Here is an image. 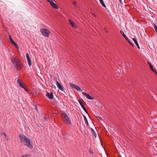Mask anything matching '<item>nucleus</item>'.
<instances>
[{"mask_svg":"<svg viewBox=\"0 0 157 157\" xmlns=\"http://www.w3.org/2000/svg\"><path fill=\"white\" fill-rule=\"evenodd\" d=\"M11 61L16 69L18 71L23 66L20 60L17 57L13 56L11 58Z\"/></svg>","mask_w":157,"mask_h":157,"instance_id":"f257e3e1","label":"nucleus"},{"mask_svg":"<svg viewBox=\"0 0 157 157\" xmlns=\"http://www.w3.org/2000/svg\"><path fill=\"white\" fill-rule=\"evenodd\" d=\"M19 139L20 141L28 147L31 148L32 146L31 144L30 140L23 135H19Z\"/></svg>","mask_w":157,"mask_h":157,"instance_id":"f03ea898","label":"nucleus"},{"mask_svg":"<svg viewBox=\"0 0 157 157\" xmlns=\"http://www.w3.org/2000/svg\"><path fill=\"white\" fill-rule=\"evenodd\" d=\"M62 117L64 118V119L63 121L67 124H70L71 123V121L69 117L67 114L65 112H63L62 114Z\"/></svg>","mask_w":157,"mask_h":157,"instance_id":"7ed1b4c3","label":"nucleus"},{"mask_svg":"<svg viewBox=\"0 0 157 157\" xmlns=\"http://www.w3.org/2000/svg\"><path fill=\"white\" fill-rule=\"evenodd\" d=\"M40 31L43 35L47 37H48L50 33V31L47 29H41Z\"/></svg>","mask_w":157,"mask_h":157,"instance_id":"20e7f679","label":"nucleus"},{"mask_svg":"<svg viewBox=\"0 0 157 157\" xmlns=\"http://www.w3.org/2000/svg\"><path fill=\"white\" fill-rule=\"evenodd\" d=\"M70 85L72 88L75 89L78 91L81 92L82 91V90L78 86L75 84L70 83Z\"/></svg>","mask_w":157,"mask_h":157,"instance_id":"39448f33","label":"nucleus"},{"mask_svg":"<svg viewBox=\"0 0 157 157\" xmlns=\"http://www.w3.org/2000/svg\"><path fill=\"white\" fill-rule=\"evenodd\" d=\"M52 6V7L56 9H58V6L56 4H55L54 2H53V0H46Z\"/></svg>","mask_w":157,"mask_h":157,"instance_id":"423d86ee","label":"nucleus"},{"mask_svg":"<svg viewBox=\"0 0 157 157\" xmlns=\"http://www.w3.org/2000/svg\"><path fill=\"white\" fill-rule=\"evenodd\" d=\"M17 82L20 87L23 88L26 91H28L26 86L25 85L22 84L19 79L17 80Z\"/></svg>","mask_w":157,"mask_h":157,"instance_id":"0eeeda50","label":"nucleus"},{"mask_svg":"<svg viewBox=\"0 0 157 157\" xmlns=\"http://www.w3.org/2000/svg\"><path fill=\"white\" fill-rule=\"evenodd\" d=\"M56 84L58 88L61 90L63 91L64 90V88L61 83H59L58 81H56Z\"/></svg>","mask_w":157,"mask_h":157,"instance_id":"6e6552de","label":"nucleus"},{"mask_svg":"<svg viewBox=\"0 0 157 157\" xmlns=\"http://www.w3.org/2000/svg\"><path fill=\"white\" fill-rule=\"evenodd\" d=\"M82 94L85 96L87 98L89 99L93 100L94 99V98L93 97L90 96L89 94L85 93V92H82Z\"/></svg>","mask_w":157,"mask_h":157,"instance_id":"1a4fd4ad","label":"nucleus"},{"mask_svg":"<svg viewBox=\"0 0 157 157\" xmlns=\"http://www.w3.org/2000/svg\"><path fill=\"white\" fill-rule=\"evenodd\" d=\"M46 96L49 99H52L53 98L54 96L52 92H51V93L48 92H47Z\"/></svg>","mask_w":157,"mask_h":157,"instance_id":"9d476101","label":"nucleus"},{"mask_svg":"<svg viewBox=\"0 0 157 157\" xmlns=\"http://www.w3.org/2000/svg\"><path fill=\"white\" fill-rule=\"evenodd\" d=\"M1 135L2 136H3V137L6 140H8V137H7V136L5 133L4 132H1Z\"/></svg>","mask_w":157,"mask_h":157,"instance_id":"9b49d317","label":"nucleus"},{"mask_svg":"<svg viewBox=\"0 0 157 157\" xmlns=\"http://www.w3.org/2000/svg\"><path fill=\"white\" fill-rule=\"evenodd\" d=\"M78 102L80 104L81 106L82 107V108L86 112V108H85V107L83 105V104L82 103V102L80 100H78Z\"/></svg>","mask_w":157,"mask_h":157,"instance_id":"f8f14e48","label":"nucleus"},{"mask_svg":"<svg viewBox=\"0 0 157 157\" xmlns=\"http://www.w3.org/2000/svg\"><path fill=\"white\" fill-rule=\"evenodd\" d=\"M148 63L149 64V66H150V68L151 69L152 71L155 72V70L154 69L153 67V66L149 62H148Z\"/></svg>","mask_w":157,"mask_h":157,"instance_id":"ddd939ff","label":"nucleus"},{"mask_svg":"<svg viewBox=\"0 0 157 157\" xmlns=\"http://www.w3.org/2000/svg\"><path fill=\"white\" fill-rule=\"evenodd\" d=\"M132 40L134 41L135 44L137 46L138 48L139 49H140V47L139 44H138L137 41L136 40L135 38H133Z\"/></svg>","mask_w":157,"mask_h":157,"instance_id":"4468645a","label":"nucleus"},{"mask_svg":"<svg viewBox=\"0 0 157 157\" xmlns=\"http://www.w3.org/2000/svg\"><path fill=\"white\" fill-rule=\"evenodd\" d=\"M83 117H84V121H85L86 124V125L87 126H89V124H88V121L87 120V119L86 117L84 115L83 116Z\"/></svg>","mask_w":157,"mask_h":157,"instance_id":"2eb2a0df","label":"nucleus"},{"mask_svg":"<svg viewBox=\"0 0 157 157\" xmlns=\"http://www.w3.org/2000/svg\"><path fill=\"white\" fill-rule=\"evenodd\" d=\"M100 2L101 3V5H102V6L104 7H106V6L105 4V3H104L103 1V0H99Z\"/></svg>","mask_w":157,"mask_h":157,"instance_id":"dca6fc26","label":"nucleus"},{"mask_svg":"<svg viewBox=\"0 0 157 157\" xmlns=\"http://www.w3.org/2000/svg\"><path fill=\"white\" fill-rule=\"evenodd\" d=\"M72 3L76 7L78 8V5L76 1H74L72 2Z\"/></svg>","mask_w":157,"mask_h":157,"instance_id":"f3484780","label":"nucleus"},{"mask_svg":"<svg viewBox=\"0 0 157 157\" xmlns=\"http://www.w3.org/2000/svg\"><path fill=\"white\" fill-rule=\"evenodd\" d=\"M69 21L70 23V24L71 25L72 27H74L75 26H74V22L73 21H71V20L70 19H69Z\"/></svg>","mask_w":157,"mask_h":157,"instance_id":"a211bd4d","label":"nucleus"},{"mask_svg":"<svg viewBox=\"0 0 157 157\" xmlns=\"http://www.w3.org/2000/svg\"><path fill=\"white\" fill-rule=\"evenodd\" d=\"M9 37L10 38V40L11 43L12 44H13V43H14L15 42L13 41V40L11 38V36L10 35L9 36Z\"/></svg>","mask_w":157,"mask_h":157,"instance_id":"6ab92c4d","label":"nucleus"},{"mask_svg":"<svg viewBox=\"0 0 157 157\" xmlns=\"http://www.w3.org/2000/svg\"><path fill=\"white\" fill-rule=\"evenodd\" d=\"M26 57L27 60L30 59L29 58V54L28 53H26Z\"/></svg>","mask_w":157,"mask_h":157,"instance_id":"aec40b11","label":"nucleus"},{"mask_svg":"<svg viewBox=\"0 0 157 157\" xmlns=\"http://www.w3.org/2000/svg\"><path fill=\"white\" fill-rule=\"evenodd\" d=\"M27 61H28V64L29 65V66H31V60L30 59H29V60H27Z\"/></svg>","mask_w":157,"mask_h":157,"instance_id":"412c9836","label":"nucleus"},{"mask_svg":"<svg viewBox=\"0 0 157 157\" xmlns=\"http://www.w3.org/2000/svg\"><path fill=\"white\" fill-rule=\"evenodd\" d=\"M120 33H121L122 35L124 37L126 35L124 34V32L123 31L121 30L120 31Z\"/></svg>","mask_w":157,"mask_h":157,"instance_id":"4be33fe9","label":"nucleus"},{"mask_svg":"<svg viewBox=\"0 0 157 157\" xmlns=\"http://www.w3.org/2000/svg\"><path fill=\"white\" fill-rule=\"evenodd\" d=\"M13 44V45H14L17 48H18V47L17 45V44L15 42H14V43H13V44Z\"/></svg>","mask_w":157,"mask_h":157,"instance_id":"5701e85b","label":"nucleus"},{"mask_svg":"<svg viewBox=\"0 0 157 157\" xmlns=\"http://www.w3.org/2000/svg\"><path fill=\"white\" fill-rule=\"evenodd\" d=\"M89 152L91 154H93L94 153V152L91 149H90L89 150Z\"/></svg>","mask_w":157,"mask_h":157,"instance_id":"b1692460","label":"nucleus"},{"mask_svg":"<svg viewBox=\"0 0 157 157\" xmlns=\"http://www.w3.org/2000/svg\"><path fill=\"white\" fill-rule=\"evenodd\" d=\"M21 157H30V155H24Z\"/></svg>","mask_w":157,"mask_h":157,"instance_id":"393cba45","label":"nucleus"},{"mask_svg":"<svg viewBox=\"0 0 157 157\" xmlns=\"http://www.w3.org/2000/svg\"><path fill=\"white\" fill-rule=\"evenodd\" d=\"M128 41L129 42V44L130 45H132V46H134V45L133 44L132 42H131L129 40V41Z\"/></svg>","mask_w":157,"mask_h":157,"instance_id":"a878e982","label":"nucleus"},{"mask_svg":"<svg viewBox=\"0 0 157 157\" xmlns=\"http://www.w3.org/2000/svg\"><path fill=\"white\" fill-rule=\"evenodd\" d=\"M43 119H44L43 121H46V117L44 116H44H43Z\"/></svg>","mask_w":157,"mask_h":157,"instance_id":"bb28decb","label":"nucleus"},{"mask_svg":"<svg viewBox=\"0 0 157 157\" xmlns=\"http://www.w3.org/2000/svg\"><path fill=\"white\" fill-rule=\"evenodd\" d=\"M124 38H125V39L127 41H129V40L128 39V38L126 36H125V37H124Z\"/></svg>","mask_w":157,"mask_h":157,"instance_id":"cd10ccee","label":"nucleus"},{"mask_svg":"<svg viewBox=\"0 0 157 157\" xmlns=\"http://www.w3.org/2000/svg\"><path fill=\"white\" fill-rule=\"evenodd\" d=\"M93 135L95 137V138L96 137V133L94 131V132H93Z\"/></svg>","mask_w":157,"mask_h":157,"instance_id":"c85d7f7f","label":"nucleus"},{"mask_svg":"<svg viewBox=\"0 0 157 157\" xmlns=\"http://www.w3.org/2000/svg\"><path fill=\"white\" fill-rule=\"evenodd\" d=\"M97 117V118L98 120L100 119L101 120V118L100 117H98V116H97V117Z\"/></svg>","mask_w":157,"mask_h":157,"instance_id":"c756f323","label":"nucleus"},{"mask_svg":"<svg viewBox=\"0 0 157 157\" xmlns=\"http://www.w3.org/2000/svg\"><path fill=\"white\" fill-rule=\"evenodd\" d=\"M93 15L95 17H96V15L94 13H93Z\"/></svg>","mask_w":157,"mask_h":157,"instance_id":"7c9ffc66","label":"nucleus"},{"mask_svg":"<svg viewBox=\"0 0 157 157\" xmlns=\"http://www.w3.org/2000/svg\"><path fill=\"white\" fill-rule=\"evenodd\" d=\"M36 110L37 111H38V108H37L36 107Z\"/></svg>","mask_w":157,"mask_h":157,"instance_id":"2f4dec72","label":"nucleus"},{"mask_svg":"<svg viewBox=\"0 0 157 157\" xmlns=\"http://www.w3.org/2000/svg\"><path fill=\"white\" fill-rule=\"evenodd\" d=\"M91 130L93 131V132H94V130L93 129H91Z\"/></svg>","mask_w":157,"mask_h":157,"instance_id":"473e14b6","label":"nucleus"},{"mask_svg":"<svg viewBox=\"0 0 157 157\" xmlns=\"http://www.w3.org/2000/svg\"><path fill=\"white\" fill-rule=\"evenodd\" d=\"M120 1H121V0H120Z\"/></svg>","mask_w":157,"mask_h":157,"instance_id":"72a5a7b5","label":"nucleus"}]
</instances>
